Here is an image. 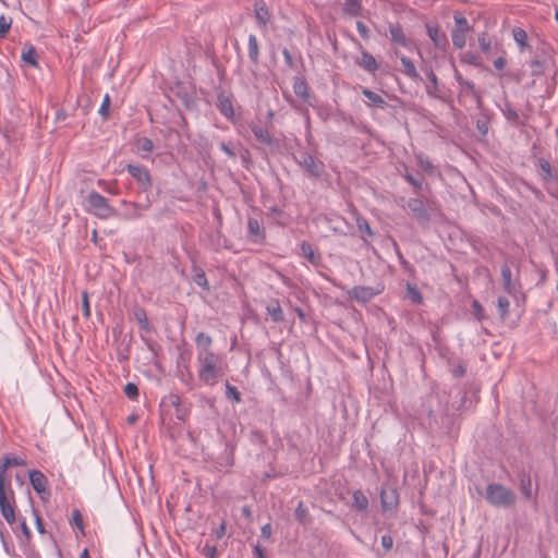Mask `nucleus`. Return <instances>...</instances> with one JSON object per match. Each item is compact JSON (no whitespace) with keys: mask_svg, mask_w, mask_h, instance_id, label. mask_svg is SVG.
<instances>
[{"mask_svg":"<svg viewBox=\"0 0 558 558\" xmlns=\"http://www.w3.org/2000/svg\"><path fill=\"white\" fill-rule=\"evenodd\" d=\"M82 311L85 318L90 317V306L87 291L82 292Z\"/></svg>","mask_w":558,"mask_h":558,"instance_id":"nucleus-48","label":"nucleus"},{"mask_svg":"<svg viewBox=\"0 0 558 558\" xmlns=\"http://www.w3.org/2000/svg\"><path fill=\"white\" fill-rule=\"evenodd\" d=\"M453 21H454V27L453 29H457L461 33H469L471 31H473V26L470 25L469 21L466 20V17L460 13V12H454L453 13Z\"/></svg>","mask_w":558,"mask_h":558,"instance_id":"nucleus-30","label":"nucleus"},{"mask_svg":"<svg viewBox=\"0 0 558 558\" xmlns=\"http://www.w3.org/2000/svg\"><path fill=\"white\" fill-rule=\"evenodd\" d=\"M260 533H262V536L265 537V538H269L270 535H271V526L270 524H265L262 526L260 529Z\"/></svg>","mask_w":558,"mask_h":558,"instance_id":"nucleus-63","label":"nucleus"},{"mask_svg":"<svg viewBox=\"0 0 558 558\" xmlns=\"http://www.w3.org/2000/svg\"><path fill=\"white\" fill-rule=\"evenodd\" d=\"M407 298L413 303V304H421L423 302L422 294L416 286L407 283Z\"/></svg>","mask_w":558,"mask_h":558,"instance_id":"nucleus-35","label":"nucleus"},{"mask_svg":"<svg viewBox=\"0 0 558 558\" xmlns=\"http://www.w3.org/2000/svg\"><path fill=\"white\" fill-rule=\"evenodd\" d=\"M12 20L4 15L0 16V37H4L11 28Z\"/></svg>","mask_w":558,"mask_h":558,"instance_id":"nucleus-47","label":"nucleus"},{"mask_svg":"<svg viewBox=\"0 0 558 558\" xmlns=\"http://www.w3.org/2000/svg\"><path fill=\"white\" fill-rule=\"evenodd\" d=\"M20 526H21V530H22L23 535H24V536H25V538L28 541V539L31 538L32 534H31V530H29V527L27 526L26 522H25V521H22V522H21V524H20Z\"/></svg>","mask_w":558,"mask_h":558,"instance_id":"nucleus-62","label":"nucleus"},{"mask_svg":"<svg viewBox=\"0 0 558 558\" xmlns=\"http://www.w3.org/2000/svg\"><path fill=\"white\" fill-rule=\"evenodd\" d=\"M300 247H301V252L304 257H306L312 263L316 262V256H315V253H314V250H313V246L311 243L303 241L301 243Z\"/></svg>","mask_w":558,"mask_h":558,"instance_id":"nucleus-41","label":"nucleus"},{"mask_svg":"<svg viewBox=\"0 0 558 558\" xmlns=\"http://www.w3.org/2000/svg\"><path fill=\"white\" fill-rule=\"evenodd\" d=\"M226 398L229 400H233L236 403L242 401L241 392L238 390L235 386L230 385L229 381L226 383Z\"/></svg>","mask_w":558,"mask_h":558,"instance_id":"nucleus-39","label":"nucleus"},{"mask_svg":"<svg viewBox=\"0 0 558 558\" xmlns=\"http://www.w3.org/2000/svg\"><path fill=\"white\" fill-rule=\"evenodd\" d=\"M520 489L526 499L532 497V480L525 472L520 473Z\"/></svg>","mask_w":558,"mask_h":558,"instance_id":"nucleus-33","label":"nucleus"},{"mask_svg":"<svg viewBox=\"0 0 558 558\" xmlns=\"http://www.w3.org/2000/svg\"><path fill=\"white\" fill-rule=\"evenodd\" d=\"M21 58L25 63L32 66H37V52L34 46H24Z\"/></svg>","mask_w":558,"mask_h":558,"instance_id":"nucleus-32","label":"nucleus"},{"mask_svg":"<svg viewBox=\"0 0 558 558\" xmlns=\"http://www.w3.org/2000/svg\"><path fill=\"white\" fill-rule=\"evenodd\" d=\"M72 523L76 525L82 532H84L83 518L78 510L73 511Z\"/></svg>","mask_w":558,"mask_h":558,"instance_id":"nucleus-52","label":"nucleus"},{"mask_svg":"<svg viewBox=\"0 0 558 558\" xmlns=\"http://www.w3.org/2000/svg\"><path fill=\"white\" fill-rule=\"evenodd\" d=\"M252 132L255 136V138L264 145L272 146L274 145V138L270 135L269 131L264 128L263 125L254 124L252 125Z\"/></svg>","mask_w":558,"mask_h":558,"instance_id":"nucleus-20","label":"nucleus"},{"mask_svg":"<svg viewBox=\"0 0 558 558\" xmlns=\"http://www.w3.org/2000/svg\"><path fill=\"white\" fill-rule=\"evenodd\" d=\"M135 147H136L137 151L148 154V153L153 151L154 143L148 137H140L135 141Z\"/></svg>","mask_w":558,"mask_h":558,"instance_id":"nucleus-36","label":"nucleus"},{"mask_svg":"<svg viewBox=\"0 0 558 558\" xmlns=\"http://www.w3.org/2000/svg\"><path fill=\"white\" fill-rule=\"evenodd\" d=\"M417 161H418V166L424 171H427V172H432L433 171L434 166H433L432 161H429L428 159H424L422 156H418L417 157Z\"/></svg>","mask_w":558,"mask_h":558,"instance_id":"nucleus-53","label":"nucleus"},{"mask_svg":"<svg viewBox=\"0 0 558 558\" xmlns=\"http://www.w3.org/2000/svg\"><path fill=\"white\" fill-rule=\"evenodd\" d=\"M407 206L418 221H422V222L429 221V215H428L425 204L422 199L410 198L408 201Z\"/></svg>","mask_w":558,"mask_h":558,"instance_id":"nucleus-11","label":"nucleus"},{"mask_svg":"<svg viewBox=\"0 0 558 558\" xmlns=\"http://www.w3.org/2000/svg\"><path fill=\"white\" fill-rule=\"evenodd\" d=\"M477 41H478L481 49L484 52H488L490 50L492 40H490L489 35L486 32H483L477 36Z\"/></svg>","mask_w":558,"mask_h":558,"instance_id":"nucleus-43","label":"nucleus"},{"mask_svg":"<svg viewBox=\"0 0 558 558\" xmlns=\"http://www.w3.org/2000/svg\"><path fill=\"white\" fill-rule=\"evenodd\" d=\"M195 343L197 347V354H205L214 352L211 350L213 339L205 332H198L195 337Z\"/></svg>","mask_w":558,"mask_h":558,"instance_id":"nucleus-21","label":"nucleus"},{"mask_svg":"<svg viewBox=\"0 0 558 558\" xmlns=\"http://www.w3.org/2000/svg\"><path fill=\"white\" fill-rule=\"evenodd\" d=\"M512 36H513L514 41L518 44V46L521 49H524V48L529 47V45H527V34H526V32L523 28L514 27L512 29Z\"/></svg>","mask_w":558,"mask_h":558,"instance_id":"nucleus-34","label":"nucleus"},{"mask_svg":"<svg viewBox=\"0 0 558 558\" xmlns=\"http://www.w3.org/2000/svg\"><path fill=\"white\" fill-rule=\"evenodd\" d=\"M343 11L351 16H357L361 12V1L345 0Z\"/></svg>","mask_w":558,"mask_h":558,"instance_id":"nucleus-37","label":"nucleus"},{"mask_svg":"<svg viewBox=\"0 0 558 558\" xmlns=\"http://www.w3.org/2000/svg\"><path fill=\"white\" fill-rule=\"evenodd\" d=\"M267 314L272 322L281 323L284 320V314L278 300H271L266 306Z\"/></svg>","mask_w":558,"mask_h":558,"instance_id":"nucleus-23","label":"nucleus"},{"mask_svg":"<svg viewBox=\"0 0 558 558\" xmlns=\"http://www.w3.org/2000/svg\"><path fill=\"white\" fill-rule=\"evenodd\" d=\"M122 204L129 207V209L124 214V218L135 219L143 216V211L147 210L150 207L151 202L147 198L146 203L144 204L128 203L125 201H123Z\"/></svg>","mask_w":558,"mask_h":558,"instance_id":"nucleus-12","label":"nucleus"},{"mask_svg":"<svg viewBox=\"0 0 558 558\" xmlns=\"http://www.w3.org/2000/svg\"><path fill=\"white\" fill-rule=\"evenodd\" d=\"M90 211L100 219H108L117 216V211L111 207L105 196L98 192L92 191L87 196Z\"/></svg>","mask_w":558,"mask_h":558,"instance_id":"nucleus-3","label":"nucleus"},{"mask_svg":"<svg viewBox=\"0 0 558 558\" xmlns=\"http://www.w3.org/2000/svg\"><path fill=\"white\" fill-rule=\"evenodd\" d=\"M248 57L255 65L259 62V45L255 35L251 34L247 38Z\"/></svg>","mask_w":558,"mask_h":558,"instance_id":"nucleus-27","label":"nucleus"},{"mask_svg":"<svg viewBox=\"0 0 558 558\" xmlns=\"http://www.w3.org/2000/svg\"><path fill=\"white\" fill-rule=\"evenodd\" d=\"M254 13H255V19H256L258 27L260 29L265 31L267 28V25L270 22V17H271L265 1H263V0L255 1Z\"/></svg>","mask_w":558,"mask_h":558,"instance_id":"nucleus-10","label":"nucleus"},{"mask_svg":"<svg viewBox=\"0 0 558 558\" xmlns=\"http://www.w3.org/2000/svg\"><path fill=\"white\" fill-rule=\"evenodd\" d=\"M225 534H226V522L222 521L220 523V525L214 530V535L216 536V538L220 539L223 537Z\"/></svg>","mask_w":558,"mask_h":558,"instance_id":"nucleus-58","label":"nucleus"},{"mask_svg":"<svg viewBox=\"0 0 558 558\" xmlns=\"http://www.w3.org/2000/svg\"><path fill=\"white\" fill-rule=\"evenodd\" d=\"M362 94L368 100L369 106L381 108V109H384L388 106L386 100L379 94H377L368 88H363Z\"/></svg>","mask_w":558,"mask_h":558,"instance_id":"nucleus-25","label":"nucleus"},{"mask_svg":"<svg viewBox=\"0 0 558 558\" xmlns=\"http://www.w3.org/2000/svg\"><path fill=\"white\" fill-rule=\"evenodd\" d=\"M426 76L429 81V85L426 86V93L434 98L439 97V86H438V80L436 74L433 70H428L426 72Z\"/></svg>","mask_w":558,"mask_h":558,"instance_id":"nucleus-31","label":"nucleus"},{"mask_svg":"<svg viewBox=\"0 0 558 558\" xmlns=\"http://www.w3.org/2000/svg\"><path fill=\"white\" fill-rule=\"evenodd\" d=\"M427 35L434 45L438 48H445L448 39L445 33H441L438 26L426 25Z\"/></svg>","mask_w":558,"mask_h":558,"instance_id":"nucleus-16","label":"nucleus"},{"mask_svg":"<svg viewBox=\"0 0 558 558\" xmlns=\"http://www.w3.org/2000/svg\"><path fill=\"white\" fill-rule=\"evenodd\" d=\"M295 160L312 177H319L324 170V163L307 151H300L295 156Z\"/></svg>","mask_w":558,"mask_h":558,"instance_id":"nucleus-5","label":"nucleus"},{"mask_svg":"<svg viewBox=\"0 0 558 558\" xmlns=\"http://www.w3.org/2000/svg\"><path fill=\"white\" fill-rule=\"evenodd\" d=\"M400 61L403 66L402 72L404 75H407L408 77H410L412 80L421 78L420 74L416 71L414 63L412 62V60L410 58H408L405 56H401Z\"/></svg>","mask_w":558,"mask_h":558,"instance_id":"nucleus-29","label":"nucleus"},{"mask_svg":"<svg viewBox=\"0 0 558 558\" xmlns=\"http://www.w3.org/2000/svg\"><path fill=\"white\" fill-rule=\"evenodd\" d=\"M404 179L411 184L413 185L415 189H421L422 185H423V180L422 179H416L414 178L412 174L410 173H405L404 174Z\"/></svg>","mask_w":558,"mask_h":558,"instance_id":"nucleus-55","label":"nucleus"},{"mask_svg":"<svg viewBox=\"0 0 558 558\" xmlns=\"http://www.w3.org/2000/svg\"><path fill=\"white\" fill-rule=\"evenodd\" d=\"M500 271H501L502 284H504L505 291L509 294H515L517 286L512 281V272H511L509 265L504 264L501 266Z\"/></svg>","mask_w":558,"mask_h":558,"instance_id":"nucleus-18","label":"nucleus"},{"mask_svg":"<svg viewBox=\"0 0 558 558\" xmlns=\"http://www.w3.org/2000/svg\"><path fill=\"white\" fill-rule=\"evenodd\" d=\"M220 149L226 153L230 158H234L235 157V153L233 151L232 148H230L226 143L221 142L220 145H219Z\"/></svg>","mask_w":558,"mask_h":558,"instance_id":"nucleus-61","label":"nucleus"},{"mask_svg":"<svg viewBox=\"0 0 558 558\" xmlns=\"http://www.w3.org/2000/svg\"><path fill=\"white\" fill-rule=\"evenodd\" d=\"M359 65L369 73H375L378 70V63L376 59L366 50L362 51Z\"/></svg>","mask_w":558,"mask_h":558,"instance_id":"nucleus-22","label":"nucleus"},{"mask_svg":"<svg viewBox=\"0 0 558 558\" xmlns=\"http://www.w3.org/2000/svg\"><path fill=\"white\" fill-rule=\"evenodd\" d=\"M380 293V290L374 289L373 287L355 286L348 291L350 299L357 302L365 303L372 300L374 296Z\"/></svg>","mask_w":558,"mask_h":558,"instance_id":"nucleus-7","label":"nucleus"},{"mask_svg":"<svg viewBox=\"0 0 558 558\" xmlns=\"http://www.w3.org/2000/svg\"><path fill=\"white\" fill-rule=\"evenodd\" d=\"M293 92L303 101L310 104V101H308V99H310L308 85L303 78H300L298 76L294 77Z\"/></svg>","mask_w":558,"mask_h":558,"instance_id":"nucleus-24","label":"nucleus"},{"mask_svg":"<svg viewBox=\"0 0 558 558\" xmlns=\"http://www.w3.org/2000/svg\"><path fill=\"white\" fill-rule=\"evenodd\" d=\"M352 498H353L352 507L355 510H357L360 512L367 510L368 498L365 496V494L362 490H360V489L354 490L352 494Z\"/></svg>","mask_w":558,"mask_h":558,"instance_id":"nucleus-28","label":"nucleus"},{"mask_svg":"<svg viewBox=\"0 0 558 558\" xmlns=\"http://www.w3.org/2000/svg\"><path fill=\"white\" fill-rule=\"evenodd\" d=\"M175 409V416L180 422H184L189 415V411L186 408L183 407H177Z\"/></svg>","mask_w":558,"mask_h":558,"instance_id":"nucleus-56","label":"nucleus"},{"mask_svg":"<svg viewBox=\"0 0 558 558\" xmlns=\"http://www.w3.org/2000/svg\"><path fill=\"white\" fill-rule=\"evenodd\" d=\"M202 553L206 558H216L217 548L215 546L206 544L203 547Z\"/></svg>","mask_w":558,"mask_h":558,"instance_id":"nucleus-54","label":"nucleus"},{"mask_svg":"<svg viewBox=\"0 0 558 558\" xmlns=\"http://www.w3.org/2000/svg\"><path fill=\"white\" fill-rule=\"evenodd\" d=\"M538 166L541 169L542 180L545 183H547V184L557 183V181H558L557 174L554 173L550 163L546 159H544V158L538 159Z\"/></svg>","mask_w":558,"mask_h":558,"instance_id":"nucleus-17","label":"nucleus"},{"mask_svg":"<svg viewBox=\"0 0 558 558\" xmlns=\"http://www.w3.org/2000/svg\"><path fill=\"white\" fill-rule=\"evenodd\" d=\"M125 396L131 400H136L138 397V387L133 383H128L123 389Z\"/></svg>","mask_w":558,"mask_h":558,"instance_id":"nucleus-45","label":"nucleus"},{"mask_svg":"<svg viewBox=\"0 0 558 558\" xmlns=\"http://www.w3.org/2000/svg\"><path fill=\"white\" fill-rule=\"evenodd\" d=\"M486 499L494 507L510 508L514 506L517 496L511 489L494 483L486 487Z\"/></svg>","mask_w":558,"mask_h":558,"instance_id":"nucleus-2","label":"nucleus"},{"mask_svg":"<svg viewBox=\"0 0 558 558\" xmlns=\"http://www.w3.org/2000/svg\"><path fill=\"white\" fill-rule=\"evenodd\" d=\"M163 402L166 404H169L173 408H177V407H180L181 405V398L179 395L177 393H170L169 396H167L165 399H163Z\"/></svg>","mask_w":558,"mask_h":558,"instance_id":"nucleus-49","label":"nucleus"},{"mask_svg":"<svg viewBox=\"0 0 558 558\" xmlns=\"http://www.w3.org/2000/svg\"><path fill=\"white\" fill-rule=\"evenodd\" d=\"M194 282L199 286V287H203V288H208V280L206 278V275L204 271H198L195 274L194 276Z\"/></svg>","mask_w":558,"mask_h":558,"instance_id":"nucleus-50","label":"nucleus"},{"mask_svg":"<svg viewBox=\"0 0 558 558\" xmlns=\"http://www.w3.org/2000/svg\"><path fill=\"white\" fill-rule=\"evenodd\" d=\"M389 33L391 40L402 47L409 46V39L407 38L402 26L398 23L389 25Z\"/></svg>","mask_w":558,"mask_h":558,"instance_id":"nucleus-19","label":"nucleus"},{"mask_svg":"<svg viewBox=\"0 0 558 558\" xmlns=\"http://www.w3.org/2000/svg\"><path fill=\"white\" fill-rule=\"evenodd\" d=\"M198 378L207 386H214L226 374L227 365L222 357L215 353L197 354Z\"/></svg>","mask_w":558,"mask_h":558,"instance_id":"nucleus-1","label":"nucleus"},{"mask_svg":"<svg viewBox=\"0 0 558 558\" xmlns=\"http://www.w3.org/2000/svg\"><path fill=\"white\" fill-rule=\"evenodd\" d=\"M356 28H357V32L360 33V35L362 37H367L368 35V28L367 26L363 23V22H357L356 23Z\"/></svg>","mask_w":558,"mask_h":558,"instance_id":"nucleus-60","label":"nucleus"},{"mask_svg":"<svg viewBox=\"0 0 558 558\" xmlns=\"http://www.w3.org/2000/svg\"><path fill=\"white\" fill-rule=\"evenodd\" d=\"M451 39L452 44L456 48L462 49L466 43V34L461 33L457 29L451 31Z\"/></svg>","mask_w":558,"mask_h":558,"instance_id":"nucleus-38","label":"nucleus"},{"mask_svg":"<svg viewBox=\"0 0 558 558\" xmlns=\"http://www.w3.org/2000/svg\"><path fill=\"white\" fill-rule=\"evenodd\" d=\"M133 318L137 322L141 329H143L147 332L151 331V325L149 324L146 311L143 307H140V306L134 307Z\"/></svg>","mask_w":558,"mask_h":558,"instance_id":"nucleus-26","label":"nucleus"},{"mask_svg":"<svg viewBox=\"0 0 558 558\" xmlns=\"http://www.w3.org/2000/svg\"><path fill=\"white\" fill-rule=\"evenodd\" d=\"M13 504L14 492L11 487V484L4 486L2 485V480H0V512L9 524H13L15 522V512Z\"/></svg>","mask_w":558,"mask_h":558,"instance_id":"nucleus-4","label":"nucleus"},{"mask_svg":"<svg viewBox=\"0 0 558 558\" xmlns=\"http://www.w3.org/2000/svg\"><path fill=\"white\" fill-rule=\"evenodd\" d=\"M356 227L360 232L365 233L366 236L372 238L374 236V232L372 228L369 227L367 220L361 216H356Z\"/></svg>","mask_w":558,"mask_h":558,"instance_id":"nucleus-40","label":"nucleus"},{"mask_svg":"<svg viewBox=\"0 0 558 558\" xmlns=\"http://www.w3.org/2000/svg\"><path fill=\"white\" fill-rule=\"evenodd\" d=\"M110 104H111L110 96L108 94H106L102 99V102L100 105L99 111H98L100 117L102 118V120H107L109 118Z\"/></svg>","mask_w":558,"mask_h":558,"instance_id":"nucleus-44","label":"nucleus"},{"mask_svg":"<svg viewBox=\"0 0 558 558\" xmlns=\"http://www.w3.org/2000/svg\"><path fill=\"white\" fill-rule=\"evenodd\" d=\"M307 515H308L307 509L304 507L303 502L300 501L295 509V519L299 522L304 523Z\"/></svg>","mask_w":558,"mask_h":558,"instance_id":"nucleus-46","label":"nucleus"},{"mask_svg":"<svg viewBox=\"0 0 558 558\" xmlns=\"http://www.w3.org/2000/svg\"><path fill=\"white\" fill-rule=\"evenodd\" d=\"M506 65V59L502 58V57H499L497 58L495 61H494V66L497 69V70H502Z\"/></svg>","mask_w":558,"mask_h":558,"instance_id":"nucleus-64","label":"nucleus"},{"mask_svg":"<svg viewBox=\"0 0 558 558\" xmlns=\"http://www.w3.org/2000/svg\"><path fill=\"white\" fill-rule=\"evenodd\" d=\"M29 482L34 490L38 494H43L47 490L48 480L40 471L33 470L29 472Z\"/></svg>","mask_w":558,"mask_h":558,"instance_id":"nucleus-15","label":"nucleus"},{"mask_svg":"<svg viewBox=\"0 0 558 558\" xmlns=\"http://www.w3.org/2000/svg\"><path fill=\"white\" fill-rule=\"evenodd\" d=\"M26 464V461L20 457L15 456H4L2 460H0V480H2V485L8 486L10 482L7 478V471L12 466H23Z\"/></svg>","mask_w":558,"mask_h":558,"instance_id":"nucleus-8","label":"nucleus"},{"mask_svg":"<svg viewBox=\"0 0 558 558\" xmlns=\"http://www.w3.org/2000/svg\"><path fill=\"white\" fill-rule=\"evenodd\" d=\"M472 308H473V313H474V316L476 317V319L483 320L484 319V308L480 304L478 301H476V300L473 301Z\"/></svg>","mask_w":558,"mask_h":558,"instance_id":"nucleus-51","label":"nucleus"},{"mask_svg":"<svg viewBox=\"0 0 558 558\" xmlns=\"http://www.w3.org/2000/svg\"><path fill=\"white\" fill-rule=\"evenodd\" d=\"M381 546L385 548V550L389 551L393 546V539L391 535L386 534L381 536Z\"/></svg>","mask_w":558,"mask_h":558,"instance_id":"nucleus-57","label":"nucleus"},{"mask_svg":"<svg viewBox=\"0 0 558 558\" xmlns=\"http://www.w3.org/2000/svg\"><path fill=\"white\" fill-rule=\"evenodd\" d=\"M509 306H510V302L507 298L505 296H499L498 300H497V307H498V311H499V314H500V317L502 319H505L508 314H509Z\"/></svg>","mask_w":558,"mask_h":558,"instance_id":"nucleus-42","label":"nucleus"},{"mask_svg":"<svg viewBox=\"0 0 558 558\" xmlns=\"http://www.w3.org/2000/svg\"><path fill=\"white\" fill-rule=\"evenodd\" d=\"M217 108L225 118L233 119L234 109L231 95L220 92L217 96Z\"/></svg>","mask_w":558,"mask_h":558,"instance_id":"nucleus-9","label":"nucleus"},{"mask_svg":"<svg viewBox=\"0 0 558 558\" xmlns=\"http://www.w3.org/2000/svg\"><path fill=\"white\" fill-rule=\"evenodd\" d=\"M126 170L136 180L143 192H147L151 187V177L144 166L128 165Z\"/></svg>","mask_w":558,"mask_h":558,"instance_id":"nucleus-6","label":"nucleus"},{"mask_svg":"<svg viewBox=\"0 0 558 558\" xmlns=\"http://www.w3.org/2000/svg\"><path fill=\"white\" fill-rule=\"evenodd\" d=\"M247 231L250 240L255 243L262 242L265 239V231L256 218H248Z\"/></svg>","mask_w":558,"mask_h":558,"instance_id":"nucleus-13","label":"nucleus"},{"mask_svg":"<svg viewBox=\"0 0 558 558\" xmlns=\"http://www.w3.org/2000/svg\"><path fill=\"white\" fill-rule=\"evenodd\" d=\"M380 501L384 510H391L398 505V494L393 488H381Z\"/></svg>","mask_w":558,"mask_h":558,"instance_id":"nucleus-14","label":"nucleus"},{"mask_svg":"<svg viewBox=\"0 0 558 558\" xmlns=\"http://www.w3.org/2000/svg\"><path fill=\"white\" fill-rule=\"evenodd\" d=\"M282 56L284 58V62L287 63V65L290 68H293L294 61H293V58H292V54L290 53V51L288 49H283Z\"/></svg>","mask_w":558,"mask_h":558,"instance_id":"nucleus-59","label":"nucleus"}]
</instances>
